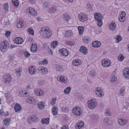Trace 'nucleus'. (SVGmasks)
<instances>
[{"mask_svg":"<svg viewBox=\"0 0 129 129\" xmlns=\"http://www.w3.org/2000/svg\"><path fill=\"white\" fill-rule=\"evenodd\" d=\"M40 34L42 36L47 38H49L52 34L51 30L48 27L42 28Z\"/></svg>","mask_w":129,"mask_h":129,"instance_id":"obj_1","label":"nucleus"},{"mask_svg":"<svg viewBox=\"0 0 129 129\" xmlns=\"http://www.w3.org/2000/svg\"><path fill=\"white\" fill-rule=\"evenodd\" d=\"M88 106L90 109H93L97 105V102L94 99H92L90 101H88Z\"/></svg>","mask_w":129,"mask_h":129,"instance_id":"obj_2","label":"nucleus"},{"mask_svg":"<svg viewBox=\"0 0 129 129\" xmlns=\"http://www.w3.org/2000/svg\"><path fill=\"white\" fill-rule=\"evenodd\" d=\"M9 47L8 43L6 41L2 42L0 44V49L2 52L5 51V50L7 49Z\"/></svg>","mask_w":129,"mask_h":129,"instance_id":"obj_3","label":"nucleus"},{"mask_svg":"<svg viewBox=\"0 0 129 129\" xmlns=\"http://www.w3.org/2000/svg\"><path fill=\"white\" fill-rule=\"evenodd\" d=\"M73 113L77 116H80L82 113V111L79 107H74L72 110Z\"/></svg>","mask_w":129,"mask_h":129,"instance_id":"obj_4","label":"nucleus"},{"mask_svg":"<svg viewBox=\"0 0 129 129\" xmlns=\"http://www.w3.org/2000/svg\"><path fill=\"white\" fill-rule=\"evenodd\" d=\"M102 66L105 67L109 66L111 64L110 60L106 59L103 60L102 61Z\"/></svg>","mask_w":129,"mask_h":129,"instance_id":"obj_5","label":"nucleus"},{"mask_svg":"<svg viewBox=\"0 0 129 129\" xmlns=\"http://www.w3.org/2000/svg\"><path fill=\"white\" fill-rule=\"evenodd\" d=\"M96 94L99 97H102L104 95L103 90L101 89L99 87H97L95 89Z\"/></svg>","mask_w":129,"mask_h":129,"instance_id":"obj_6","label":"nucleus"},{"mask_svg":"<svg viewBox=\"0 0 129 129\" xmlns=\"http://www.w3.org/2000/svg\"><path fill=\"white\" fill-rule=\"evenodd\" d=\"M125 15L126 13L125 12L123 11L120 12L119 17V20L120 22H123L124 21Z\"/></svg>","mask_w":129,"mask_h":129,"instance_id":"obj_7","label":"nucleus"},{"mask_svg":"<svg viewBox=\"0 0 129 129\" xmlns=\"http://www.w3.org/2000/svg\"><path fill=\"white\" fill-rule=\"evenodd\" d=\"M78 17L80 20L82 22H84L88 19V18L87 17L86 15L83 13L79 15Z\"/></svg>","mask_w":129,"mask_h":129,"instance_id":"obj_8","label":"nucleus"},{"mask_svg":"<svg viewBox=\"0 0 129 129\" xmlns=\"http://www.w3.org/2000/svg\"><path fill=\"white\" fill-rule=\"evenodd\" d=\"M27 12L29 13L30 14L36 16L37 14L35 10L33 8H28L27 9Z\"/></svg>","mask_w":129,"mask_h":129,"instance_id":"obj_9","label":"nucleus"},{"mask_svg":"<svg viewBox=\"0 0 129 129\" xmlns=\"http://www.w3.org/2000/svg\"><path fill=\"white\" fill-rule=\"evenodd\" d=\"M123 75L125 78L129 79V68H124L123 71Z\"/></svg>","mask_w":129,"mask_h":129,"instance_id":"obj_10","label":"nucleus"},{"mask_svg":"<svg viewBox=\"0 0 129 129\" xmlns=\"http://www.w3.org/2000/svg\"><path fill=\"white\" fill-rule=\"evenodd\" d=\"M38 69L40 72H41L42 75H45L47 73L48 71L47 69L46 68H44L43 67H39Z\"/></svg>","mask_w":129,"mask_h":129,"instance_id":"obj_11","label":"nucleus"},{"mask_svg":"<svg viewBox=\"0 0 129 129\" xmlns=\"http://www.w3.org/2000/svg\"><path fill=\"white\" fill-rule=\"evenodd\" d=\"M14 42L17 44H21L23 42V39L21 37H17L14 39Z\"/></svg>","mask_w":129,"mask_h":129,"instance_id":"obj_12","label":"nucleus"},{"mask_svg":"<svg viewBox=\"0 0 129 129\" xmlns=\"http://www.w3.org/2000/svg\"><path fill=\"white\" fill-rule=\"evenodd\" d=\"M3 78L4 81L7 83H9L11 81V77L8 74H6L4 76Z\"/></svg>","mask_w":129,"mask_h":129,"instance_id":"obj_13","label":"nucleus"},{"mask_svg":"<svg viewBox=\"0 0 129 129\" xmlns=\"http://www.w3.org/2000/svg\"><path fill=\"white\" fill-rule=\"evenodd\" d=\"M10 118H7L4 119L3 120V127L6 126H8L10 123Z\"/></svg>","mask_w":129,"mask_h":129,"instance_id":"obj_14","label":"nucleus"},{"mask_svg":"<svg viewBox=\"0 0 129 129\" xmlns=\"http://www.w3.org/2000/svg\"><path fill=\"white\" fill-rule=\"evenodd\" d=\"M94 19L96 20H102L103 18V16L101 14L98 13H97L94 14Z\"/></svg>","mask_w":129,"mask_h":129,"instance_id":"obj_15","label":"nucleus"},{"mask_svg":"<svg viewBox=\"0 0 129 129\" xmlns=\"http://www.w3.org/2000/svg\"><path fill=\"white\" fill-rule=\"evenodd\" d=\"M61 55L64 56H66L69 53V52L67 49L62 48L60 51Z\"/></svg>","mask_w":129,"mask_h":129,"instance_id":"obj_16","label":"nucleus"},{"mask_svg":"<svg viewBox=\"0 0 129 129\" xmlns=\"http://www.w3.org/2000/svg\"><path fill=\"white\" fill-rule=\"evenodd\" d=\"M79 51L83 54H86L87 53L88 50L84 46H82L81 47Z\"/></svg>","mask_w":129,"mask_h":129,"instance_id":"obj_17","label":"nucleus"},{"mask_svg":"<svg viewBox=\"0 0 129 129\" xmlns=\"http://www.w3.org/2000/svg\"><path fill=\"white\" fill-rule=\"evenodd\" d=\"M29 71L31 75H33L36 71L35 67L33 66H30L29 68Z\"/></svg>","mask_w":129,"mask_h":129,"instance_id":"obj_18","label":"nucleus"},{"mask_svg":"<svg viewBox=\"0 0 129 129\" xmlns=\"http://www.w3.org/2000/svg\"><path fill=\"white\" fill-rule=\"evenodd\" d=\"M35 93L37 95L41 96L43 95L44 93L43 91L41 89H37L35 90Z\"/></svg>","mask_w":129,"mask_h":129,"instance_id":"obj_19","label":"nucleus"},{"mask_svg":"<svg viewBox=\"0 0 129 129\" xmlns=\"http://www.w3.org/2000/svg\"><path fill=\"white\" fill-rule=\"evenodd\" d=\"M92 46L95 47H98L101 45V42L99 41H95L93 42L92 43Z\"/></svg>","mask_w":129,"mask_h":129,"instance_id":"obj_20","label":"nucleus"},{"mask_svg":"<svg viewBox=\"0 0 129 129\" xmlns=\"http://www.w3.org/2000/svg\"><path fill=\"white\" fill-rule=\"evenodd\" d=\"M73 32L71 30H69L65 31L64 37H71L72 35Z\"/></svg>","mask_w":129,"mask_h":129,"instance_id":"obj_21","label":"nucleus"},{"mask_svg":"<svg viewBox=\"0 0 129 129\" xmlns=\"http://www.w3.org/2000/svg\"><path fill=\"white\" fill-rule=\"evenodd\" d=\"M58 81L61 82H64L65 83L67 82V78L63 76H61L59 78L58 77Z\"/></svg>","mask_w":129,"mask_h":129,"instance_id":"obj_22","label":"nucleus"},{"mask_svg":"<svg viewBox=\"0 0 129 129\" xmlns=\"http://www.w3.org/2000/svg\"><path fill=\"white\" fill-rule=\"evenodd\" d=\"M17 27L18 28H20L23 26V21L22 20H18L17 23L16 24Z\"/></svg>","mask_w":129,"mask_h":129,"instance_id":"obj_23","label":"nucleus"},{"mask_svg":"<svg viewBox=\"0 0 129 129\" xmlns=\"http://www.w3.org/2000/svg\"><path fill=\"white\" fill-rule=\"evenodd\" d=\"M77 124V126L76 127V129H79L83 126L84 125V123L83 121H81L78 122Z\"/></svg>","mask_w":129,"mask_h":129,"instance_id":"obj_24","label":"nucleus"},{"mask_svg":"<svg viewBox=\"0 0 129 129\" xmlns=\"http://www.w3.org/2000/svg\"><path fill=\"white\" fill-rule=\"evenodd\" d=\"M21 108V105L18 104H16L14 107V108L16 112L19 111L20 110Z\"/></svg>","mask_w":129,"mask_h":129,"instance_id":"obj_25","label":"nucleus"},{"mask_svg":"<svg viewBox=\"0 0 129 129\" xmlns=\"http://www.w3.org/2000/svg\"><path fill=\"white\" fill-rule=\"evenodd\" d=\"M49 119L47 118H43L41 120V122L42 124H48L49 123Z\"/></svg>","mask_w":129,"mask_h":129,"instance_id":"obj_26","label":"nucleus"},{"mask_svg":"<svg viewBox=\"0 0 129 129\" xmlns=\"http://www.w3.org/2000/svg\"><path fill=\"white\" fill-rule=\"evenodd\" d=\"M58 109L56 106H53L52 109V112L54 115H56L57 114Z\"/></svg>","mask_w":129,"mask_h":129,"instance_id":"obj_27","label":"nucleus"},{"mask_svg":"<svg viewBox=\"0 0 129 129\" xmlns=\"http://www.w3.org/2000/svg\"><path fill=\"white\" fill-rule=\"evenodd\" d=\"M110 29L112 30H114L116 28L115 24L114 21L112 22L109 26Z\"/></svg>","mask_w":129,"mask_h":129,"instance_id":"obj_28","label":"nucleus"},{"mask_svg":"<svg viewBox=\"0 0 129 129\" xmlns=\"http://www.w3.org/2000/svg\"><path fill=\"white\" fill-rule=\"evenodd\" d=\"M118 122L120 125H123L126 123L127 121L126 120H123V119H121L118 120Z\"/></svg>","mask_w":129,"mask_h":129,"instance_id":"obj_29","label":"nucleus"},{"mask_svg":"<svg viewBox=\"0 0 129 129\" xmlns=\"http://www.w3.org/2000/svg\"><path fill=\"white\" fill-rule=\"evenodd\" d=\"M80 60L78 59H76L75 60H73L72 61V63L73 65L77 66L80 65Z\"/></svg>","mask_w":129,"mask_h":129,"instance_id":"obj_30","label":"nucleus"},{"mask_svg":"<svg viewBox=\"0 0 129 129\" xmlns=\"http://www.w3.org/2000/svg\"><path fill=\"white\" fill-rule=\"evenodd\" d=\"M28 102L33 104L35 105L36 104V101L35 99L32 98H28V99L27 100Z\"/></svg>","mask_w":129,"mask_h":129,"instance_id":"obj_31","label":"nucleus"},{"mask_svg":"<svg viewBox=\"0 0 129 129\" xmlns=\"http://www.w3.org/2000/svg\"><path fill=\"white\" fill-rule=\"evenodd\" d=\"M62 17L66 21H68L69 20L70 18V16L67 14H64L62 16Z\"/></svg>","mask_w":129,"mask_h":129,"instance_id":"obj_32","label":"nucleus"},{"mask_svg":"<svg viewBox=\"0 0 129 129\" xmlns=\"http://www.w3.org/2000/svg\"><path fill=\"white\" fill-rule=\"evenodd\" d=\"M21 69L20 68L17 69L16 70V73L17 76L18 77L20 76L21 74Z\"/></svg>","mask_w":129,"mask_h":129,"instance_id":"obj_33","label":"nucleus"},{"mask_svg":"<svg viewBox=\"0 0 129 129\" xmlns=\"http://www.w3.org/2000/svg\"><path fill=\"white\" fill-rule=\"evenodd\" d=\"M49 5L50 3L49 1H45L43 2L42 7L44 8H46L49 6Z\"/></svg>","mask_w":129,"mask_h":129,"instance_id":"obj_34","label":"nucleus"},{"mask_svg":"<svg viewBox=\"0 0 129 129\" xmlns=\"http://www.w3.org/2000/svg\"><path fill=\"white\" fill-rule=\"evenodd\" d=\"M12 3L16 7H17L19 5V1L18 0H12Z\"/></svg>","mask_w":129,"mask_h":129,"instance_id":"obj_35","label":"nucleus"},{"mask_svg":"<svg viewBox=\"0 0 129 129\" xmlns=\"http://www.w3.org/2000/svg\"><path fill=\"white\" fill-rule=\"evenodd\" d=\"M108 118H105L103 120V123L105 126H108L109 124L108 122Z\"/></svg>","mask_w":129,"mask_h":129,"instance_id":"obj_36","label":"nucleus"},{"mask_svg":"<svg viewBox=\"0 0 129 129\" xmlns=\"http://www.w3.org/2000/svg\"><path fill=\"white\" fill-rule=\"evenodd\" d=\"M58 45V43L56 41H54L52 43L51 47L52 48H55Z\"/></svg>","mask_w":129,"mask_h":129,"instance_id":"obj_37","label":"nucleus"},{"mask_svg":"<svg viewBox=\"0 0 129 129\" xmlns=\"http://www.w3.org/2000/svg\"><path fill=\"white\" fill-rule=\"evenodd\" d=\"M71 90V88L70 87H68L66 88L64 90V93L66 94H68L69 93Z\"/></svg>","mask_w":129,"mask_h":129,"instance_id":"obj_38","label":"nucleus"},{"mask_svg":"<svg viewBox=\"0 0 129 129\" xmlns=\"http://www.w3.org/2000/svg\"><path fill=\"white\" fill-rule=\"evenodd\" d=\"M55 68L57 71L59 72H61L63 71V68L60 65H57Z\"/></svg>","mask_w":129,"mask_h":129,"instance_id":"obj_39","label":"nucleus"},{"mask_svg":"<svg viewBox=\"0 0 129 129\" xmlns=\"http://www.w3.org/2000/svg\"><path fill=\"white\" fill-rule=\"evenodd\" d=\"M78 29L80 34L82 35L84 31V27H83L79 26L78 27Z\"/></svg>","mask_w":129,"mask_h":129,"instance_id":"obj_40","label":"nucleus"},{"mask_svg":"<svg viewBox=\"0 0 129 129\" xmlns=\"http://www.w3.org/2000/svg\"><path fill=\"white\" fill-rule=\"evenodd\" d=\"M38 107L40 109H43L44 107V103L42 102L39 103L38 104Z\"/></svg>","mask_w":129,"mask_h":129,"instance_id":"obj_41","label":"nucleus"},{"mask_svg":"<svg viewBox=\"0 0 129 129\" xmlns=\"http://www.w3.org/2000/svg\"><path fill=\"white\" fill-rule=\"evenodd\" d=\"M90 76L91 77H93L96 75V72L93 70L91 71L90 72L89 74Z\"/></svg>","mask_w":129,"mask_h":129,"instance_id":"obj_42","label":"nucleus"},{"mask_svg":"<svg viewBox=\"0 0 129 129\" xmlns=\"http://www.w3.org/2000/svg\"><path fill=\"white\" fill-rule=\"evenodd\" d=\"M87 10L88 11H91L92 10V8L91 6V5L88 4H87Z\"/></svg>","mask_w":129,"mask_h":129,"instance_id":"obj_43","label":"nucleus"},{"mask_svg":"<svg viewBox=\"0 0 129 129\" xmlns=\"http://www.w3.org/2000/svg\"><path fill=\"white\" fill-rule=\"evenodd\" d=\"M56 11V9L53 7H52L50 8L49 10V13H54Z\"/></svg>","mask_w":129,"mask_h":129,"instance_id":"obj_44","label":"nucleus"},{"mask_svg":"<svg viewBox=\"0 0 129 129\" xmlns=\"http://www.w3.org/2000/svg\"><path fill=\"white\" fill-rule=\"evenodd\" d=\"M32 120L34 122H37L38 121V118L36 116H34L32 117Z\"/></svg>","mask_w":129,"mask_h":129,"instance_id":"obj_45","label":"nucleus"},{"mask_svg":"<svg viewBox=\"0 0 129 129\" xmlns=\"http://www.w3.org/2000/svg\"><path fill=\"white\" fill-rule=\"evenodd\" d=\"M97 21V25L101 27L102 26L103 22L102 20H96Z\"/></svg>","mask_w":129,"mask_h":129,"instance_id":"obj_46","label":"nucleus"},{"mask_svg":"<svg viewBox=\"0 0 129 129\" xmlns=\"http://www.w3.org/2000/svg\"><path fill=\"white\" fill-rule=\"evenodd\" d=\"M4 9L6 11H8V3H5L4 6Z\"/></svg>","mask_w":129,"mask_h":129,"instance_id":"obj_47","label":"nucleus"},{"mask_svg":"<svg viewBox=\"0 0 129 129\" xmlns=\"http://www.w3.org/2000/svg\"><path fill=\"white\" fill-rule=\"evenodd\" d=\"M89 41V40L87 37H85L83 40V43L85 44L88 43Z\"/></svg>","mask_w":129,"mask_h":129,"instance_id":"obj_48","label":"nucleus"},{"mask_svg":"<svg viewBox=\"0 0 129 129\" xmlns=\"http://www.w3.org/2000/svg\"><path fill=\"white\" fill-rule=\"evenodd\" d=\"M122 37L120 35L117 36L116 38L117 42H119L122 39Z\"/></svg>","mask_w":129,"mask_h":129,"instance_id":"obj_49","label":"nucleus"},{"mask_svg":"<svg viewBox=\"0 0 129 129\" xmlns=\"http://www.w3.org/2000/svg\"><path fill=\"white\" fill-rule=\"evenodd\" d=\"M124 58V56L123 55H119L118 57V60L119 61L122 60Z\"/></svg>","mask_w":129,"mask_h":129,"instance_id":"obj_50","label":"nucleus"},{"mask_svg":"<svg viewBox=\"0 0 129 129\" xmlns=\"http://www.w3.org/2000/svg\"><path fill=\"white\" fill-rule=\"evenodd\" d=\"M91 118H93V119L96 120L98 118V116L96 115H93L91 116Z\"/></svg>","mask_w":129,"mask_h":129,"instance_id":"obj_51","label":"nucleus"},{"mask_svg":"<svg viewBox=\"0 0 129 129\" xmlns=\"http://www.w3.org/2000/svg\"><path fill=\"white\" fill-rule=\"evenodd\" d=\"M61 111L64 113H67L69 111V109L67 108L66 107L63 108H61Z\"/></svg>","mask_w":129,"mask_h":129,"instance_id":"obj_52","label":"nucleus"},{"mask_svg":"<svg viewBox=\"0 0 129 129\" xmlns=\"http://www.w3.org/2000/svg\"><path fill=\"white\" fill-rule=\"evenodd\" d=\"M117 78L114 76H113L110 79V81L112 82H113L116 81Z\"/></svg>","mask_w":129,"mask_h":129,"instance_id":"obj_53","label":"nucleus"},{"mask_svg":"<svg viewBox=\"0 0 129 129\" xmlns=\"http://www.w3.org/2000/svg\"><path fill=\"white\" fill-rule=\"evenodd\" d=\"M28 31L29 34L31 35H33L34 32L33 30L31 28H29L28 29Z\"/></svg>","mask_w":129,"mask_h":129,"instance_id":"obj_54","label":"nucleus"},{"mask_svg":"<svg viewBox=\"0 0 129 129\" xmlns=\"http://www.w3.org/2000/svg\"><path fill=\"white\" fill-rule=\"evenodd\" d=\"M27 122L28 123L31 124L32 123V117H29L27 119Z\"/></svg>","mask_w":129,"mask_h":129,"instance_id":"obj_55","label":"nucleus"},{"mask_svg":"<svg viewBox=\"0 0 129 129\" xmlns=\"http://www.w3.org/2000/svg\"><path fill=\"white\" fill-rule=\"evenodd\" d=\"M56 99L55 98H53L52 100V101L50 102V104L52 105L55 104Z\"/></svg>","mask_w":129,"mask_h":129,"instance_id":"obj_56","label":"nucleus"},{"mask_svg":"<svg viewBox=\"0 0 129 129\" xmlns=\"http://www.w3.org/2000/svg\"><path fill=\"white\" fill-rule=\"evenodd\" d=\"M27 93V92H26L25 90H23L21 91L20 93V94H22L23 96L25 95Z\"/></svg>","mask_w":129,"mask_h":129,"instance_id":"obj_57","label":"nucleus"},{"mask_svg":"<svg viewBox=\"0 0 129 129\" xmlns=\"http://www.w3.org/2000/svg\"><path fill=\"white\" fill-rule=\"evenodd\" d=\"M105 115L107 116H110V113L109 110L105 111Z\"/></svg>","mask_w":129,"mask_h":129,"instance_id":"obj_58","label":"nucleus"},{"mask_svg":"<svg viewBox=\"0 0 129 129\" xmlns=\"http://www.w3.org/2000/svg\"><path fill=\"white\" fill-rule=\"evenodd\" d=\"M30 50L32 52L35 53L36 52L37 50V48H31Z\"/></svg>","mask_w":129,"mask_h":129,"instance_id":"obj_59","label":"nucleus"},{"mask_svg":"<svg viewBox=\"0 0 129 129\" xmlns=\"http://www.w3.org/2000/svg\"><path fill=\"white\" fill-rule=\"evenodd\" d=\"M31 45L32 47H31V48H37V44L35 43H32Z\"/></svg>","mask_w":129,"mask_h":129,"instance_id":"obj_60","label":"nucleus"},{"mask_svg":"<svg viewBox=\"0 0 129 129\" xmlns=\"http://www.w3.org/2000/svg\"><path fill=\"white\" fill-rule=\"evenodd\" d=\"M11 33L10 31H7L6 32L5 35L6 37L10 36Z\"/></svg>","mask_w":129,"mask_h":129,"instance_id":"obj_61","label":"nucleus"},{"mask_svg":"<svg viewBox=\"0 0 129 129\" xmlns=\"http://www.w3.org/2000/svg\"><path fill=\"white\" fill-rule=\"evenodd\" d=\"M125 90V89H122V88H121L120 90V94L122 95L124 92Z\"/></svg>","mask_w":129,"mask_h":129,"instance_id":"obj_62","label":"nucleus"},{"mask_svg":"<svg viewBox=\"0 0 129 129\" xmlns=\"http://www.w3.org/2000/svg\"><path fill=\"white\" fill-rule=\"evenodd\" d=\"M41 62H42L43 64H46L47 63H48L47 60L46 59H44Z\"/></svg>","mask_w":129,"mask_h":129,"instance_id":"obj_63","label":"nucleus"},{"mask_svg":"<svg viewBox=\"0 0 129 129\" xmlns=\"http://www.w3.org/2000/svg\"><path fill=\"white\" fill-rule=\"evenodd\" d=\"M67 44L69 45L72 46L74 44V43L72 41H71L68 42Z\"/></svg>","mask_w":129,"mask_h":129,"instance_id":"obj_64","label":"nucleus"}]
</instances>
